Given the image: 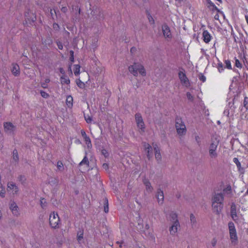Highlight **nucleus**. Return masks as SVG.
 I'll list each match as a JSON object with an SVG mask.
<instances>
[{
    "instance_id": "obj_1",
    "label": "nucleus",
    "mask_w": 248,
    "mask_h": 248,
    "mask_svg": "<svg viewBox=\"0 0 248 248\" xmlns=\"http://www.w3.org/2000/svg\"><path fill=\"white\" fill-rule=\"evenodd\" d=\"M224 196L222 193H215L212 198V207L214 212L219 214L223 207Z\"/></svg>"
},
{
    "instance_id": "obj_2",
    "label": "nucleus",
    "mask_w": 248,
    "mask_h": 248,
    "mask_svg": "<svg viewBox=\"0 0 248 248\" xmlns=\"http://www.w3.org/2000/svg\"><path fill=\"white\" fill-rule=\"evenodd\" d=\"M169 220L171 222L169 231L171 235H175L180 228V225L177 218V215L174 212H171L169 216Z\"/></svg>"
},
{
    "instance_id": "obj_3",
    "label": "nucleus",
    "mask_w": 248,
    "mask_h": 248,
    "mask_svg": "<svg viewBox=\"0 0 248 248\" xmlns=\"http://www.w3.org/2000/svg\"><path fill=\"white\" fill-rule=\"evenodd\" d=\"M128 70L134 76H137L138 72L143 77H145L146 75V72L144 66L139 62H135L133 65L129 66Z\"/></svg>"
},
{
    "instance_id": "obj_4",
    "label": "nucleus",
    "mask_w": 248,
    "mask_h": 248,
    "mask_svg": "<svg viewBox=\"0 0 248 248\" xmlns=\"http://www.w3.org/2000/svg\"><path fill=\"white\" fill-rule=\"evenodd\" d=\"M228 229L231 244L232 246L237 245L238 243V237L235 225L232 222L230 221L228 223Z\"/></svg>"
},
{
    "instance_id": "obj_5",
    "label": "nucleus",
    "mask_w": 248,
    "mask_h": 248,
    "mask_svg": "<svg viewBox=\"0 0 248 248\" xmlns=\"http://www.w3.org/2000/svg\"><path fill=\"white\" fill-rule=\"evenodd\" d=\"M175 128L177 133L180 136H183L186 134V129L184 123L181 118H177L175 120Z\"/></svg>"
},
{
    "instance_id": "obj_6",
    "label": "nucleus",
    "mask_w": 248,
    "mask_h": 248,
    "mask_svg": "<svg viewBox=\"0 0 248 248\" xmlns=\"http://www.w3.org/2000/svg\"><path fill=\"white\" fill-rule=\"evenodd\" d=\"M135 122L138 131L140 133H143L145 131V125L141 114L137 113L135 115Z\"/></svg>"
},
{
    "instance_id": "obj_7",
    "label": "nucleus",
    "mask_w": 248,
    "mask_h": 248,
    "mask_svg": "<svg viewBox=\"0 0 248 248\" xmlns=\"http://www.w3.org/2000/svg\"><path fill=\"white\" fill-rule=\"evenodd\" d=\"M60 222L59 217L57 213L53 212L49 216V223L52 228H56L58 227Z\"/></svg>"
},
{
    "instance_id": "obj_8",
    "label": "nucleus",
    "mask_w": 248,
    "mask_h": 248,
    "mask_svg": "<svg viewBox=\"0 0 248 248\" xmlns=\"http://www.w3.org/2000/svg\"><path fill=\"white\" fill-rule=\"evenodd\" d=\"M218 144V141L215 140L213 141L209 146V155L212 158H215L217 156V154L216 152Z\"/></svg>"
},
{
    "instance_id": "obj_9",
    "label": "nucleus",
    "mask_w": 248,
    "mask_h": 248,
    "mask_svg": "<svg viewBox=\"0 0 248 248\" xmlns=\"http://www.w3.org/2000/svg\"><path fill=\"white\" fill-rule=\"evenodd\" d=\"M7 190L13 195H17L19 191L18 186L13 182H9L8 183Z\"/></svg>"
},
{
    "instance_id": "obj_10",
    "label": "nucleus",
    "mask_w": 248,
    "mask_h": 248,
    "mask_svg": "<svg viewBox=\"0 0 248 248\" xmlns=\"http://www.w3.org/2000/svg\"><path fill=\"white\" fill-rule=\"evenodd\" d=\"M179 79L182 84L186 87L189 86V81L187 78L186 74L182 71H180L178 73Z\"/></svg>"
},
{
    "instance_id": "obj_11",
    "label": "nucleus",
    "mask_w": 248,
    "mask_h": 248,
    "mask_svg": "<svg viewBox=\"0 0 248 248\" xmlns=\"http://www.w3.org/2000/svg\"><path fill=\"white\" fill-rule=\"evenodd\" d=\"M9 208L14 216L18 217L20 215L18 207L15 202L11 201Z\"/></svg>"
},
{
    "instance_id": "obj_12",
    "label": "nucleus",
    "mask_w": 248,
    "mask_h": 248,
    "mask_svg": "<svg viewBox=\"0 0 248 248\" xmlns=\"http://www.w3.org/2000/svg\"><path fill=\"white\" fill-rule=\"evenodd\" d=\"M231 216L232 219L235 222H237L238 220V216L236 213V205L234 203H232L231 207Z\"/></svg>"
},
{
    "instance_id": "obj_13",
    "label": "nucleus",
    "mask_w": 248,
    "mask_h": 248,
    "mask_svg": "<svg viewBox=\"0 0 248 248\" xmlns=\"http://www.w3.org/2000/svg\"><path fill=\"white\" fill-rule=\"evenodd\" d=\"M162 30L164 37L166 39H170L172 36L169 27L166 25H164L162 27Z\"/></svg>"
},
{
    "instance_id": "obj_14",
    "label": "nucleus",
    "mask_w": 248,
    "mask_h": 248,
    "mask_svg": "<svg viewBox=\"0 0 248 248\" xmlns=\"http://www.w3.org/2000/svg\"><path fill=\"white\" fill-rule=\"evenodd\" d=\"M4 130L8 133H12L16 129L15 126L11 123H6L4 124Z\"/></svg>"
},
{
    "instance_id": "obj_15",
    "label": "nucleus",
    "mask_w": 248,
    "mask_h": 248,
    "mask_svg": "<svg viewBox=\"0 0 248 248\" xmlns=\"http://www.w3.org/2000/svg\"><path fill=\"white\" fill-rule=\"evenodd\" d=\"M143 146L148 157L150 158L152 155V147L147 143H144Z\"/></svg>"
},
{
    "instance_id": "obj_16",
    "label": "nucleus",
    "mask_w": 248,
    "mask_h": 248,
    "mask_svg": "<svg viewBox=\"0 0 248 248\" xmlns=\"http://www.w3.org/2000/svg\"><path fill=\"white\" fill-rule=\"evenodd\" d=\"M202 35L203 40L205 43H208L211 41L212 36L207 31L204 30Z\"/></svg>"
},
{
    "instance_id": "obj_17",
    "label": "nucleus",
    "mask_w": 248,
    "mask_h": 248,
    "mask_svg": "<svg viewBox=\"0 0 248 248\" xmlns=\"http://www.w3.org/2000/svg\"><path fill=\"white\" fill-rule=\"evenodd\" d=\"M11 71L13 74L15 76H18L20 74V68L17 64H13Z\"/></svg>"
},
{
    "instance_id": "obj_18",
    "label": "nucleus",
    "mask_w": 248,
    "mask_h": 248,
    "mask_svg": "<svg viewBox=\"0 0 248 248\" xmlns=\"http://www.w3.org/2000/svg\"><path fill=\"white\" fill-rule=\"evenodd\" d=\"M153 147L155 153V158L157 161H160L161 159V155L160 153L159 149L156 144L154 145Z\"/></svg>"
},
{
    "instance_id": "obj_19",
    "label": "nucleus",
    "mask_w": 248,
    "mask_h": 248,
    "mask_svg": "<svg viewBox=\"0 0 248 248\" xmlns=\"http://www.w3.org/2000/svg\"><path fill=\"white\" fill-rule=\"evenodd\" d=\"M156 197L158 200V202L159 204H162L164 201V194L162 190L159 189L157 191Z\"/></svg>"
},
{
    "instance_id": "obj_20",
    "label": "nucleus",
    "mask_w": 248,
    "mask_h": 248,
    "mask_svg": "<svg viewBox=\"0 0 248 248\" xmlns=\"http://www.w3.org/2000/svg\"><path fill=\"white\" fill-rule=\"evenodd\" d=\"M207 1V6L210 10L214 11H218L217 7L216 5L211 1V0H206Z\"/></svg>"
},
{
    "instance_id": "obj_21",
    "label": "nucleus",
    "mask_w": 248,
    "mask_h": 248,
    "mask_svg": "<svg viewBox=\"0 0 248 248\" xmlns=\"http://www.w3.org/2000/svg\"><path fill=\"white\" fill-rule=\"evenodd\" d=\"M61 82L62 84H69L70 83V79L65 75H62L60 78Z\"/></svg>"
},
{
    "instance_id": "obj_22",
    "label": "nucleus",
    "mask_w": 248,
    "mask_h": 248,
    "mask_svg": "<svg viewBox=\"0 0 248 248\" xmlns=\"http://www.w3.org/2000/svg\"><path fill=\"white\" fill-rule=\"evenodd\" d=\"M143 183L146 186V190L148 192H152V191L153 190V188H152V186H151V185L150 183L149 182V181L147 180H144L143 181Z\"/></svg>"
},
{
    "instance_id": "obj_23",
    "label": "nucleus",
    "mask_w": 248,
    "mask_h": 248,
    "mask_svg": "<svg viewBox=\"0 0 248 248\" xmlns=\"http://www.w3.org/2000/svg\"><path fill=\"white\" fill-rule=\"evenodd\" d=\"M73 99L72 96L69 95L67 97L66 104L68 107L71 108L73 106Z\"/></svg>"
},
{
    "instance_id": "obj_24",
    "label": "nucleus",
    "mask_w": 248,
    "mask_h": 248,
    "mask_svg": "<svg viewBox=\"0 0 248 248\" xmlns=\"http://www.w3.org/2000/svg\"><path fill=\"white\" fill-rule=\"evenodd\" d=\"M86 144L87 145L88 148H91L92 147L91 140L88 136H85L83 138Z\"/></svg>"
},
{
    "instance_id": "obj_25",
    "label": "nucleus",
    "mask_w": 248,
    "mask_h": 248,
    "mask_svg": "<svg viewBox=\"0 0 248 248\" xmlns=\"http://www.w3.org/2000/svg\"><path fill=\"white\" fill-rule=\"evenodd\" d=\"M80 66L78 64H76L74 65V73L76 76H78L80 73Z\"/></svg>"
},
{
    "instance_id": "obj_26",
    "label": "nucleus",
    "mask_w": 248,
    "mask_h": 248,
    "mask_svg": "<svg viewBox=\"0 0 248 248\" xmlns=\"http://www.w3.org/2000/svg\"><path fill=\"white\" fill-rule=\"evenodd\" d=\"M50 82L49 78H46L44 81L41 82V87L43 88H47V84Z\"/></svg>"
},
{
    "instance_id": "obj_27",
    "label": "nucleus",
    "mask_w": 248,
    "mask_h": 248,
    "mask_svg": "<svg viewBox=\"0 0 248 248\" xmlns=\"http://www.w3.org/2000/svg\"><path fill=\"white\" fill-rule=\"evenodd\" d=\"M190 220L192 225H194L196 223V217L193 214H191L190 215Z\"/></svg>"
},
{
    "instance_id": "obj_28",
    "label": "nucleus",
    "mask_w": 248,
    "mask_h": 248,
    "mask_svg": "<svg viewBox=\"0 0 248 248\" xmlns=\"http://www.w3.org/2000/svg\"><path fill=\"white\" fill-rule=\"evenodd\" d=\"M13 158L15 161H16L18 159V153L17 151L16 150L13 151Z\"/></svg>"
},
{
    "instance_id": "obj_29",
    "label": "nucleus",
    "mask_w": 248,
    "mask_h": 248,
    "mask_svg": "<svg viewBox=\"0 0 248 248\" xmlns=\"http://www.w3.org/2000/svg\"><path fill=\"white\" fill-rule=\"evenodd\" d=\"M194 139L198 145H200L201 143V139L200 137L198 135L195 134L194 136Z\"/></svg>"
},
{
    "instance_id": "obj_30",
    "label": "nucleus",
    "mask_w": 248,
    "mask_h": 248,
    "mask_svg": "<svg viewBox=\"0 0 248 248\" xmlns=\"http://www.w3.org/2000/svg\"><path fill=\"white\" fill-rule=\"evenodd\" d=\"M243 106L246 108V109L248 110V97H245L244 101H243Z\"/></svg>"
},
{
    "instance_id": "obj_31",
    "label": "nucleus",
    "mask_w": 248,
    "mask_h": 248,
    "mask_svg": "<svg viewBox=\"0 0 248 248\" xmlns=\"http://www.w3.org/2000/svg\"><path fill=\"white\" fill-rule=\"evenodd\" d=\"M186 97L188 100L191 102L193 101L194 97L190 93L187 92L186 93Z\"/></svg>"
},
{
    "instance_id": "obj_32",
    "label": "nucleus",
    "mask_w": 248,
    "mask_h": 248,
    "mask_svg": "<svg viewBox=\"0 0 248 248\" xmlns=\"http://www.w3.org/2000/svg\"><path fill=\"white\" fill-rule=\"evenodd\" d=\"M225 67L227 68H228L229 69H232V65H231V63L230 61H229L228 60H225Z\"/></svg>"
},
{
    "instance_id": "obj_33",
    "label": "nucleus",
    "mask_w": 248,
    "mask_h": 248,
    "mask_svg": "<svg viewBox=\"0 0 248 248\" xmlns=\"http://www.w3.org/2000/svg\"><path fill=\"white\" fill-rule=\"evenodd\" d=\"M41 96L44 98H47L49 97V94L44 91H40Z\"/></svg>"
},
{
    "instance_id": "obj_34",
    "label": "nucleus",
    "mask_w": 248,
    "mask_h": 248,
    "mask_svg": "<svg viewBox=\"0 0 248 248\" xmlns=\"http://www.w3.org/2000/svg\"><path fill=\"white\" fill-rule=\"evenodd\" d=\"M233 161L234 163L236 165V166L238 168H239L241 167V163L239 161L238 158L235 157L233 158Z\"/></svg>"
},
{
    "instance_id": "obj_35",
    "label": "nucleus",
    "mask_w": 248,
    "mask_h": 248,
    "mask_svg": "<svg viewBox=\"0 0 248 248\" xmlns=\"http://www.w3.org/2000/svg\"><path fill=\"white\" fill-rule=\"evenodd\" d=\"M46 200L44 198H42L40 200V204L42 208H44L46 206Z\"/></svg>"
},
{
    "instance_id": "obj_36",
    "label": "nucleus",
    "mask_w": 248,
    "mask_h": 248,
    "mask_svg": "<svg viewBox=\"0 0 248 248\" xmlns=\"http://www.w3.org/2000/svg\"><path fill=\"white\" fill-rule=\"evenodd\" d=\"M89 163V161H88V158H87L86 156H85L84 157V158L82 159V160L80 162V165H82V164H88Z\"/></svg>"
},
{
    "instance_id": "obj_37",
    "label": "nucleus",
    "mask_w": 248,
    "mask_h": 248,
    "mask_svg": "<svg viewBox=\"0 0 248 248\" xmlns=\"http://www.w3.org/2000/svg\"><path fill=\"white\" fill-rule=\"evenodd\" d=\"M217 68L218 71L221 73L223 71V64L222 63H219L217 65Z\"/></svg>"
},
{
    "instance_id": "obj_38",
    "label": "nucleus",
    "mask_w": 248,
    "mask_h": 248,
    "mask_svg": "<svg viewBox=\"0 0 248 248\" xmlns=\"http://www.w3.org/2000/svg\"><path fill=\"white\" fill-rule=\"evenodd\" d=\"M217 243V239L216 238H213L211 241V244L212 245V246L213 247H214L216 246Z\"/></svg>"
},
{
    "instance_id": "obj_39",
    "label": "nucleus",
    "mask_w": 248,
    "mask_h": 248,
    "mask_svg": "<svg viewBox=\"0 0 248 248\" xmlns=\"http://www.w3.org/2000/svg\"><path fill=\"white\" fill-rule=\"evenodd\" d=\"M85 119L87 123H91L92 122V118L89 116L84 115Z\"/></svg>"
},
{
    "instance_id": "obj_40",
    "label": "nucleus",
    "mask_w": 248,
    "mask_h": 248,
    "mask_svg": "<svg viewBox=\"0 0 248 248\" xmlns=\"http://www.w3.org/2000/svg\"><path fill=\"white\" fill-rule=\"evenodd\" d=\"M57 168L60 170H62L63 169V164L62 162L58 161L57 162Z\"/></svg>"
},
{
    "instance_id": "obj_41",
    "label": "nucleus",
    "mask_w": 248,
    "mask_h": 248,
    "mask_svg": "<svg viewBox=\"0 0 248 248\" xmlns=\"http://www.w3.org/2000/svg\"><path fill=\"white\" fill-rule=\"evenodd\" d=\"M70 61L73 62H74V52L72 50H71L70 51Z\"/></svg>"
},
{
    "instance_id": "obj_42",
    "label": "nucleus",
    "mask_w": 248,
    "mask_h": 248,
    "mask_svg": "<svg viewBox=\"0 0 248 248\" xmlns=\"http://www.w3.org/2000/svg\"><path fill=\"white\" fill-rule=\"evenodd\" d=\"M104 211L106 213H108V200H106V203L104 206Z\"/></svg>"
},
{
    "instance_id": "obj_43",
    "label": "nucleus",
    "mask_w": 248,
    "mask_h": 248,
    "mask_svg": "<svg viewBox=\"0 0 248 248\" xmlns=\"http://www.w3.org/2000/svg\"><path fill=\"white\" fill-rule=\"evenodd\" d=\"M235 66L237 68H241L242 67V64L240 61L238 59H236L235 60Z\"/></svg>"
},
{
    "instance_id": "obj_44",
    "label": "nucleus",
    "mask_w": 248,
    "mask_h": 248,
    "mask_svg": "<svg viewBox=\"0 0 248 248\" xmlns=\"http://www.w3.org/2000/svg\"><path fill=\"white\" fill-rule=\"evenodd\" d=\"M101 152H102V154L103 155H104V156L107 157L108 156V153L106 150L103 149L102 150Z\"/></svg>"
},
{
    "instance_id": "obj_45",
    "label": "nucleus",
    "mask_w": 248,
    "mask_h": 248,
    "mask_svg": "<svg viewBox=\"0 0 248 248\" xmlns=\"http://www.w3.org/2000/svg\"><path fill=\"white\" fill-rule=\"evenodd\" d=\"M83 233H80V234H78V241L79 242L81 240V239L83 238Z\"/></svg>"
},
{
    "instance_id": "obj_46",
    "label": "nucleus",
    "mask_w": 248,
    "mask_h": 248,
    "mask_svg": "<svg viewBox=\"0 0 248 248\" xmlns=\"http://www.w3.org/2000/svg\"><path fill=\"white\" fill-rule=\"evenodd\" d=\"M200 79L202 82H205L206 80V78L203 75H201L199 78Z\"/></svg>"
},
{
    "instance_id": "obj_47",
    "label": "nucleus",
    "mask_w": 248,
    "mask_h": 248,
    "mask_svg": "<svg viewBox=\"0 0 248 248\" xmlns=\"http://www.w3.org/2000/svg\"><path fill=\"white\" fill-rule=\"evenodd\" d=\"M77 83L79 87H81L83 85V83L79 79L77 80Z\"/></svg>"
},
{
    "instance_id": "obj_48",
    "label": "nucleus",
    "mask_w": 248,
    "mask_h": 248,
    "mask_svg": "<svg viewBox=\"0 0 248 248\" xmlns=\"http://www.w3.org/2000/svg\"><path fill=\"white\" fill-rule=\"evenodd\" d=\"M26 179L24 176H20L19 177V180L22 182V183H24Z\"/></svg>"
},
{
    "instance_id": "obj_49",
    "label": "nucleus",
    "mask_w": 248,
    "mask_h": 248,
    "mask_svg": "<svg viewBox=\"0 0 248 248\" xmlns=\"http://www.w3.org/2000/svg\"><path fill=\"white\" fill-rule=\"evenodd\" d=\"M148 19H149V20L150 21V22L151 23V24H153L154 23V20H153V18H152V17L150 16H148Z\"/></svg>"
},
{
    "instance_id": "obj_50",
    "label": "nucleus",
    "mask_w": 248,
    "mask_h": 248,
    "mask_svg": "<svg viewBox=\"0 0 248 248\" xmlns=\"http://www.w3.org/2000/svg\"><path fill=\"white\" fill-rule=\"evenodd\" d=\"M81 134L83 138L85 137V136H87L86 132H85V131H84L83 130H82L81 131Z\"/></svg>"
},
{
    "instance_id": "obj_51",
    "label": "nucleus",
    "mask_w": 248,
    "mask_h": 248,
    "mask_svg": "<svg viewBox=\"0 0 248 248\" xmlns=\"http://www.w3.org/2000/svg\"><path fill=\"white\" fill-rule=\"evenodd\" d=\"M53 28L56 30H58V29L59 28V25L56 23H54L53 24Z\"/></svg>"
},
{
    "instance_id": "obj_52",
    "label": "nucleus",
    "mask_w": 248,
    "mask_h": 248,
    "mask_svg": "<svg viewBox=\"0 0 248 248\" xmlns=\"http://www.w3.org/2000/svg\"><path fill=\"white\" fill-rule=\"evenodd\" d=\"M57 45H58V48L60 49H62V48H63V46H62V44L59 42L57 43Z\"/></svg>"
},
{
    "instance_id": "obj_53",
    "label": "nucleus",
    "mask_w": 248,
    "mask_h": 248,
    "mask_svg": "<svg viewBox=\"0 0 248 248\" xmlns=\"http://www.w3.org/2000/svg\"><path fill=\"white\" fill-rule=\"evenodd\" d=\"M60 72L61 74H62V75H65V72L63 68H60Z\"/></svg>"
},
{
    "instance_id": "obj_54",
    "label": "nucleus",
    "mask_w": 248,
    "mask_h": 248,
    "mask_svg": "<svg viewBox=\"0 0 248 248\" xmlns=\"http://www.w3.org/2000/svg\"><path fill=\"white\" fill-rule=\"evenodd\" d=\"M218 18H219V16H218V15L217 14H216V15L215 16V18L216 19H218Z\"/></svg>"
},
{
    "instance_id": "obj_55",
    "label": "nucleus",
    "mask_w": 248,
    "mask_h": 248,
    "mask_svg": "<svg viewBox=\"0 0 248 248\" xmlns=\"http://www.w3.org/2000/svg\"><path fill=\"white\" fill-rule=\"evenodd\" d=\"M226 190H228V191H231V186H228L227 188H226Z\"/></svg>"
},
{
    "instance_id": "obj_56",
    "label": "nucleus",
    "mask_w": 248,
    "mask_h": 248,
    "mask_svg": "<svg viewBox=\"0 0 248 248\" xmlns=\"http://www.w3.org/2000/svg\"><path fill=\"white\" fill-rule=\"evenodd\" d=\"M103 166L104 168L106 169L108 167V165L106 164H104Z\"/></svg>"
},
{
    "instance_id": "obj_57",
    "label": "nucleus",
    "mask_w": 248,
    "mask_h": 248,
    "mask_svg": "<svg viewBox=\"0 0 248 248\" xmlns=\"http://www.w3.org/2000/svg\"><path fill=\"white\" fill-rule=\"evenodd\" d=\"M69 71H70L71 74H72V70H71V65H69Z\"/></svg>"
},
{
    "instance_id": "obj_58",
    "label": "nucleus",
    "mask_w": 248,
    "mask_h": 248,
    "mask_svg": "<svg viewBox=\"0 0 248 248\" xmlns=\"http://www.w3.org/2000/svg\"><path fill=\"white\" fill-rule=\"evenodd\" d=\"M142 222V221L141 220H139V222H138L139 225H140V224Z\"/></svg>"
},
{
    "instance_id": "obj_59",
    "label": "nucleus",
    "mask_w": 248,
    "mask_h": 248,
    "mask_svg": "<svg viewBox=\"0 0 248 248\" xmlns=\"http://www.w3.org/2000/svg\"><path fill=\"white\" fill-rule=\"evenodd\" d=\"M62 10L63 11H65V8H64V7L62 8Z\"/></svg>"
},
{
    "instance_id": "obj_60",
    "label": "nucleus",
    "mask_w": 248,
    "mask_h": 248,
    "mask_svg": "<svg viewBox=\"0 0 248 248\" xmlns=\"http://www.w3.org/2000/svg\"><path fill=\"white\" fill-rule=\"evenodd\" d=\"M246 193L248 194V189H247V190L246 191Z\"/></svg>"
},
{
    "instance_id": "obj_61",
    "label": "nucleus",
    "mask_w": 248,
    "mask_h": 248,
    "mask_svg": "<svg viewBox=\"0 0 248 248\" xmlns=\"http://www.w3.org/2000/svg\"><path fill=\"white\" fill-rule=\"evenodd\" d=\"M120 247H121V248H122V246H121V245H120Z\"/></svg>"
}]
</instances>
